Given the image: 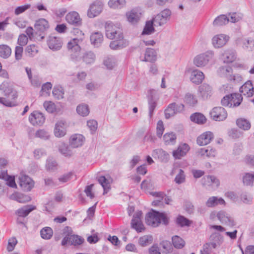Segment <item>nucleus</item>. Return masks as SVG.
<instances>
[{
    "mask_svg": "<svg viewBox=\"0 0 254 254\" xmlns=\"http://www.w3.org/2000/svg\"><path fill=\"white\" fill-rule=\"evenodd\" d=\"M171 12L169 9H165L157 14L153 18L154 25L162 26L166 23L170 19Z\"/></svg>",
    "mask_w": 254,
    "mask_h": 254,
    "instance_id": "12",
    "label": "nucleus"
},
{
    "mask_svg": "<svg viewBox=\"0 0 254 254\" xmlns=\"http://www.w3.org/2000/svg\"><path fill=\"white\" fill-rule=\"evenodd\" d=\"M153 24H154L153 19L151 20L147 21L142 32V35H150L153 33L154 31Z\"/></svg>",
    "mask_w": 254,
    "mask_h": 254,
    "instance_id": "46",
    "label": "nucleus"
},
{
    "mask_svg": "<svg viewBox=\"0 0 254 254\" xmlns=\"http://www.w3.org/2000/svg\"><path fill=\"white\" fill-rule=\"evenodd\" d=\"M198 94L203 99H207L213 94L212 88L209 84L204 83L198 87Z\"/></svg>",
    "mask_w": 254,
    "mask_h": 254,
    "instance_id": "25",
    "label": "nucleus"
},
{
    "mask_svg": "<svg viewBox=\"0 0 254 254\" xmlns=\"http://www.w3.org/2000/svg\"><path fill=\"white\" fill-rule=\"evenodd\" d=\"M47 45L52 51H58L61 49L63 41L62 39L59 37L50 36L47 40Z\"/></svg>",
    "mask_w": 254,
    "mask_h": 254,
    "instance_id": "23",
    "label": "nucleus"
},
{
    "mask_svg": "<svg viewBox=\"0 0 254 254\" xmlns=\"http://www.w3.org/2000/svg\"><path fill=\"white\" fill-rule=\"evenodd\" d=\"M77 113L83 117L87 116L89 113L88 107L85 104L78 105L76 108Z\"/></svg>",
    "mask_w": 254,
    "mask_h": 254,
    "instance_id": "53",
    "label": "nucleus"
},
{
    "mask_svg": "<svg viewBox=\"0 0 254 254\" xmlns=\"http://www.w3.org/2000/svg\"><path fill=\"white\" fill-rule=\"evenodd\" d=\"M29 121L33 126H41L45 123V118L42 113L35 111L30 115Z\"/></svg>",
    "mask_w": 254,
    "mask_h": 254,
    "instance_id": "17",
    "label": "nucleus"
},
{
    "mask_svg": "<svg viewBox=\"0 0 254 254\" xmlns=\"http://www.w3.org/2000/svg\"><path fill=\"white\" fill-rule=\"evenodd\" d=\"M230 37L224 34H218L214 35L211 40L213 46L219 49L225 46L229 41Z\"/></svg>",
    "mask_w": 254,
    "mask_h": 254,
    "instance_id": "13",
    "label": "nucleus"
},
{
    "mask_svg": "<svg viewBox=\"0 0 254 254\" xmlns=\"http://www.w3.org/2000/svg\"><path fill=\"white\" fill-rule=\"evenodd\" d=\"M34 27L37 31L35 33L32 27L26 28L25 32L31 41H42L45 38L44 33L49 28L48 21L44 18H40L36 21Z\"/></svg>",
    "mask_w": 254,
    "mask_h": 254,
    "instance_id": "1",
    "label": "nucleus"
},
{
    "mask_svg": "<svg viewBox=\"0 0 254 254\" xmlns=\"http://www.w3.org/2000/svg\"><path fill=\"white\" fill-rule=\"evenodd\" d=\"M240 92L248 97H252L254 93V86L251 81H247L240 88Z\"/></svg>",
    "mask_w": 254,
    "mask_h": 254,
    "instance_id": "31",
    "label": "nucleus"
},
{
    "mask_svg": "<svg viewBox=\"0 0 254 254\" xmlns=\"http://www.w3.org/2000/svg\"><path fill=\"white\" fill-rule=\"evenodd\" d=\"M117 58L113 56H108L105 57L103 60V64L109 70L113 69L117 65Z\"/></svg>",
    "mask_w": 254,
    "mask_h": 254,
    "instance_id": "34",
    "label": "nucleus"
},
{
    "mask_svg": "<svg viewBox=\"0 0 254 254\" xmlns=\"http://www.w3.org/2000/svg\"><path fill=\"white\" fill-rule=\"evenodd\" d=\"M106 37L110 39H123V33L119 24H114L111 21H107L105 25Z\"/></svg>",
    "mask_w": 254,
    "mask_h": 254,
    "instance_id": "5",
    "label": "nucleus"
},
{
    "mask_svg": "<svg viewBox=\"0 0 254 254\" xmlns=\"http://www.w3.org/2000/svg\"><path fill=\"white\" fill-rule=\"evenodd\" d=\"M229 21V18L226 15H220L217 16L213 21L214 26L218 27L224 25Z\"/></svg>",
    "mask_w": 254,
    "mask_h": 254,
    "instance_id": "42",
    "label": "nucleus"
},
{
    "mask_svg": "<svg viewBox=\"0 0 254 254\" xmlns=\"http://www.w3.org/2000/svg\"><path fill=\"white\" fill-rule=\"evenodd\" d=\"M184 106L183 104H177L175 103L170 104L165 111V117L166 118L174 116L176 114L180 113L184 110Z\"/></svg>",
    "mask_w": 254,
    "mask_h": 254,
    "instance_id": "20",
    "label": "nucleus"
},
{
    "mask_svg": "<svg viewBox=\"0 0 254 254\" xmlns=\"http://www.w3.org/2000/svg\"><path fill=\"white\" fill-rule=\"evenodd\" d=\"M243 182L246 186H252L254 183V173H246L243 177Z\"/></svg>",
    "mask_w": 254,
    "mask_h": 254,
    "instance_id": "49",
    "label": "nucleus"
},
{
    "mask_svg": "<svg viewBox=\"0 0 254 254\" xmlns=\"http://www.w3.org/2000/svg\"><path fill=\"white\" fill-rule=\"evenodd\" d=\"M170 217L165 212H159L153 211L146 214L145 220L146 223L151 226L158 227L161 223L164 225H168Z\"/></svg>",
    "mask_w": 254,
    "mask_h": 254,
    "instance_id": "2",
    "label": "nucleus"
},
{
    "mask_svg": "<svg viewBox=\"0 0 254 254\" xmlns=\"http://www.w3.org/2000/svg\"><path fill=\"white\" fill-rule=\"evenodd\" d=\"M9 198L22 203L29 202L31 200L29 196L17 192H15L10 195Z\"/></svg>",
    "mask_w": 254,
    "mask_h": 254,
    "instance_id": "36",
    "label": "nucleus"
},
{
    "mask_svg": "<svg viewBox=\"0 0 254 254\" xmlns=\"http://www.w3.org/2000/svg\"><path fill=\"white\" fill-rule=\"evenodd\" d=\"M237 126L241 129L248 130L251 127L250 123L244 119H239L236 122Z\"/></svg>",
    "mask_w": 254,
    "mask_h": 254,
    "instance_id": "54",
    "label": "nucleus"
},
{
    "mask_svg": "<svg viewBox=\"0 0 254 254\" xmlns=\"http://www.w3.org/2000/svg\"><path fill=\"white\" fill-rule=\"evenodd\" d=\"M213 137L214 135L212 132L206 131L197 137V143L200 146L206 145L211 142Z\"/></svg>",
    "mask_w": 254,
    "mask_h": 254,
    "instance_id": "27",
    "label": "nucleus"
},
{
    "mask_svg": "<svg viewBox=\"0 0 254 254\" xmlns=\"http://www.w3.org/2000/svg\"><path fill=\"white\" fill-rule=\"evenodd\" d=\"M210 238L211 242L203 245L200 251L201 254H212L213 250L220 246L223 242V237L218 233L212 234Z\"/></svg>",
    "mask_w": 254,
    "mask_h": 254,
    "instance_id": "3",
    "label": "nucleus"
},
{
    "mask_svg": "<svg viewBox=\"0 0 254 254\" xmlns=\"http://www.w3.org/2000/svg\"><path fill=\"white\" fill-rule=\"evenodd\" d=\"M53 230L49 227L43 228L40 231L41 237L45 240L50 239L53 236Z\"/></svg>",
    "mask_w": 254,
    "mask_h": 254,
    "instance_id": "52",
    "label": "nucleus"
},
{
    "mask_svg": "<svg viewBox=\"0 0 254 254\" xmlns=\"http://www.w3.org/2000/svg\"><path fill=\"white\" fill-rule=\"evenodd\" d=\"M156 60V53L152 48H147L144 54V61L153 62Z\"/></svg>",
    "mask_w": 254,
    "mask_h": 254,
    "instance_id": "40",
    "label": "nucleus"
},
{
    "mask_svg": "<svg viewBox=\"0 0 254 254\" xmlns=\"http://www.w3.org/2000/svg\"><path fill=\"white\" fill-rule=\"evenodd\" d=\"M159 94L155 90L150 91V95L148 98L149 116L152 118L154 110L157 106V101L159 99Z\"/></svg>",
    "mask_w": 254,
    "mask_h": 254,
    "instance_id": "11",
    "label": "nucleus"
},
{
    "mask_svg": "<svg viewBox=\"0 0 254 254\" xmlns=\"http://www.w3.org/2000/svg\"><path fill=\"white\" fill-rule=\"evenodd\" d=\"M217 217L220 222L226 226L232 227L235 225L234 219L230 214L224 210H220L217 212Z\"/></svg>",
    "mask_w": 254,
    "mask_h": 254,
    "instance_id": "14",
    "label": "nucleus"
},
{
    "mask_svg": "<svg viewBox=\"0 0 254 254\" xmlns=\"http://www.w3.org/2000/svg\"><path fill=\"white\" fill-rule=\"evenodd\" d=\"M219 75L221 77H226L229 80L241 81L242 77L239 75L233 74L232 69L231 67L226 66L219 68L218 71Z\"/></svg>",
    "mask_w": 254,
    "mask_h": 254,
    "instance_id": "9",
    "label": "nucleus"
},
{
    "mask_svg": "<svg viewBox=\"0 0 254 254\" xmlns=\"http://www.w3.org/2000/svg\"><path fill=\"white\" fill-rule=\"evenodd\" d=\"M198 153L201 156H206L208 158L215 157L217 154L216 150L211 147H208L206 148H201L198 151Z\"/></svg>",
    "mask_w": 254,
    "mask_h": 254,
    "instance_id": "38",
    "label": "nucleus"
},
{
    "mask_svg": "<svg viewBox=\"0 0 254 254\" xmlns=\"http://www.w3.org/2000/svg\"><path fill=\"white\" fill-rule=\"evenodd\" d=\"M184 102L190 106H194L197 103V100L196 96L190 93H187L184 97Z\"/></svg>",
    "mask_w": 254,
    "mask_h": 254,
    "instance_id": "41",
    "label": "nucleus"
},
{
    "mask_svg": "<svg viewBox=\"0 0 254 254\" xmlns=\"http://www.w3.org/2000/svg\"><path fill=\"white\" fill-rule=\"evenodd\" d=\"M98 182L103 188V194L107 193L111 189V184L112 180L110 177L106 178L104 176H101L98 178Z\"/></svg>",
    "mask_w": 254,
    "mask_h": 254,
    "instance_id": "30",
    "label": "nucleus"
},
{
    "mask_svg": "<svg viewBox=\"0 0 254 254\" xmlns=\"http://www.w3.org/2000/svg\"><path fill=\"white\" fill-rule=\"evenodd\" d=\"M176 222L177 224L180 227L190 226L191 224V221L184 216L179 215L176 218Z\"/></svg>",
    "mask_w": 254,
    "mask_h": 254,
    "instance_id": "51",
    "label": "nucleus"
},
{
    "mask_svg": "<svg viewBox=\"0 0 254 254\" xmlns=\"http://www.w3.org/2000/svg\"><path fill=\"white\" fill-rule=\"evenodd\" d=\"M126 4V1H109V7L113 9H120L124 6Z\"/></svg>",
    "mask_w": 254,
    "mask_h": 254,
    "instance_id": "56",
    "label": "nucleus"
},
{
    "mask_svg": "<svg viewBox=\"0 0 254 254\" xmlns=\"http://www.w3.org/2000/svg\"><path fill=\"white\" fill-rule=\"evenodd\" d=\"M143 12V10L140 7L132 8L126 13V16L127 21L132 25L137 24L142 17Z\"/></svg>",
    "mask_w": 254,
    "mask_h": 254,
    "instance_id": "7",
    "label": "nucleus"
},
{
    "mask_svg": "<svg viewBox=\"0 0 254 254\" xmlns=\"http://www.w3.org/2000/svg\"><path fill=\"white\" fill-rule=\"evenodd\" d=\"M35 136L43 139H48L50 137L49 133L44 129L37 130L35 133Z\"/></svg>",
    "mask_w": 254,
    "mask_h": 254,
    "instance_id": "63",
    "label": "nucleus"
},
{
    "mask_svg": "<svg viewBox=\"0 0 254 254\" xmlns=\"http://www.w3.org/2000/svg\"><path fill=\"white\" fill-rule=\"evenodd\" d=\"M211 118L216 121H221L225 120L227 113L224 108L221 107L214 108L210 113Z\"/></svg>",
    "mask_w": 254,
    "mask_h": 254,
    "instance_id": "19",
    "label": "nucleus"
},
{
    "mask_svg": "<svg viewBox=\"0 0 254 254\" xmlns=\"http://www.w3.org/2000/svg\"><path fill=\"white\" fill-rule=\"evenodd\" d=\"M0 90H2L4 95L10 99H15L17 97V92L6 83H3L0 85Z\"/></svg>",
    "mask_w": 254,
    "mask_h": 254,
    "instance_id": "29",
    "label": "nucleus"
},
{
    "mask_svg": "<svg viewBox=\"0 0 254 254\" xmlns=\"http://www.w3.org/2000/svg\"><path fill=\"white\" fill-rule=\"evenodd\" d=\"M85 137L81 134H72L69 139V145L73 148L81 147L85 142Z\"/></svg>",
    "mask_w": 254,
    "mask_h": 254,
    "instance_id": "15",
    "label": "nucleus"
},
{
    "mask_svg": "<svg viewBox=\"0 0 254 254\" xmlns=\"http://www.w3.org/2000/svg\"><path fill=\"white\" fill-rule=\"evenodd\" d=\"M230 96V108L238 106L242 101L241 95L238 93H234L229 95Z\"/></svg>",
    "mask_w": 254,
    "mask_h": 254,
    "instance_id": "44",
    "label": "nucleus"
},
{
    "mask_svg": "<svg viewBox=\"0 0 254 254\" xmlns=\"http://www.w3.org/2000/svg\"><path fill=\"white\" fill-rule=\"evenodd\" d=\"M103 35L99 32H95L90 36V41L94 47H99L103 41Z\"/></svg>",
    "mask_w": 254,
    "mask_h": 254,
    "instance_id": "35",
    "label": "nucleus"
},
{
    "mask_svg": "<svg viewBox=\"0 0 254 254\" xmlns=\"http://www.w3.org/2000/svg\"><path fill=\"white\" fill-rule=\"evenodd\" d=\"M214 53L211 51L196 56L194 60V64L198 67H202L213 62Z\"/></svg>",
    "mask_w": 254,
    "mask_h": 254,
    "instance_id": "6",
    "label": "nucleus"
},
{
    "mask_svg": "<svg viewBox=\"0 0 254 254\" xmlns=\"http://www.w3.org/2000/svg\"><path fill=\"white\" fill-rule=\"evenodd\" d=\"M65 20L70 24L79 26L82 24V19L76 11L68 12L65 16Z\"/></svg>",
    "mask_w": 254,
    "mask_h": 254,
    "instance_id": "22",
    "label": "nucleus"
},
{
    "mask_svg": "<svg viewBox=\"0 0 254 254\" xmlns=\"http://www.w3.org/2000/svg\"><path fill=\"white\" fill-rule=\"evenodd\" d=\"M59 151L65 157H70L73 155L72 150L65 144L60 147Z\"/></svg>",
    "mask_w": 254,
    "mask_h": 254,
    "instance_id": "57",
    "label": "nucleus"
},
{
    "mask_svg": "<svg viewBox=\"0 0 254 254\" xmlns=\"http://www.w3.org/2000/svg\"><path fill=\"white\" fill-rule=\"evenodd\" d=\"M218 205H226L225 201L222 197L217 196L210 197L206 202V205L208 207H214Z\"/></svg>",
    "mask_w": 254,
    "mask_h": 254,
    "instance_id": "33",
    "label": "nucleus"
},
{
    "mask_svg": "<svg viewBox=\"0 0 254 254\" xmlns=\"http://www.w3.org/2000/svg\"><path fill=\"white\" fill-rule=\"evenodd\" d=\"M152 241V238L151 236L145 235L139 238V244L140 246L144 247L151 243Z\"/></svg>",
    "mask_w": 254,
    "mask_h": 254,
    "instance_id": "60",
    "label": "nucleus"
},
{
    "mask_svg": "<svg viewBox=\"0 0 254 254\" xmlns=\"http://www.w3.org/2000/svg\"><path fill=\"white\" fill-rule=\"evenodd\" d=\"M84 242V239L78 235H68L65 237L62 241V245L65 246L66 244L70 245H80Z\"/></svg>",
    "mask_w": 254,
    "mask_h": 254,
    "instance_id": "21",
    "label": "nucleus"
},
{
    "mask_svg": "<svg viewBox=\"0 0 254 254\" xmlns=\"http://www.w3.org/2000/svg\"><path fill=\"white\" fill-rule=\"evenodd\" d=\"M189 72L190 80L194 84L198 85L204 79L203 73L198 69L190 70Z\"/></svg>",
    "mask_w": 254,
    "mask_h": 254,
    "instance_id": "26",
    "label": "nucleus"
},
{
    "mask_svg": "<svg viewBox=\"0 0 254 254\" xmlns=\"http://www.w3.org/2000/svg\"><path fill=\"white\" fill-rule=\"evenodd\" d=\"M26 51L30 56L33 57L38 53V50L35 45H30L27 47Z\"/></svg>",
    "mask_w": 254,
    "mask_h": 254,
    "instance_id": "64",
    "label": "nucleus"
},
{
    "mask_svg": "<svg viewBox=\"0 0 254 254\" xmlns=\"http://www.w3.org/2000/svg\"><path fill=\"white\" fill-rule=\"evenodd\" d=\"M35 209L36 207L33 205H28L24 206L17 209L15 212V214L19 217H25L27 216L32 211Z\"/></svg>",
    "mask_w": 254,
    "mask_h": 254,
    "instance_id": "37",
    "label": "nucleus"
},
{
    "mask_svg": "<svg viewBox=\"0 0 254 254\" xmlns=\"http://www.w3.org/2000/svg\"><path fill=\"white\" fill-rule=\"evenodd\" d=\"M0 179H4L6 181V184L10 187L16 188L17 186L15 182L13 177L9 176L5 172H3L0 174Z\"/></svg>",
    "mask_w": 254,
    "mask_h": 254,
    "instance_id": "45",
    "label": "nucleus"
},
{
    "mask_svg": "<svg viewBox=\"0 0 254 254\" xmlns=\"http://www.w3.org/2000/svg\"><path fill=\"white\" fill-rule=\"evenodd\" d=\"M73 34L76 37L72 38L77 41L83 42L85 39L84 33L80 29L78 28H75L73 30Z\"/></svg>",
    "mask_w": 254,
    "mask_h": 254,
    "instance_id": "59",
    "label": "nucleus"
},
{
    "mask_svg": "<svg viewBox=\"0 0 254 254\" xmlns=\"http://www.w3.org/2000/svg\"><path fill=\"white\" fill-rule=\"evenodd\" d=\"M87 64H93L96 60V55L92 51H87L85 52L82 57L81 60Z\"/></svg>",
    "mask_w": 254,
    "mask_h": 254,
    "instance_id": "39",
    "label": "nucleus"
},
{
    "mask_svg": "<svg viewBox=\"0 0 254 254\" xmlns=\"http://www.w3.org/2000/svg\"><path fill=\"white\" fill-rule=\"evenodd\" d=\"M201 181L203 186L211 187L213 188H218L220 184L219 180L213 176H204Z\"/></svg>",
    "mask_w": 254,
    "mask_h": 254,
    "instance_id": "28",
    "label": "nucleus"
},
{
    "mask_svg": "<svg viewBox=\"0 0 254 254\" xmlns=\"http://www.w3.org/2000/svg\"><path fill=\"white\" fill-rule=\"evenodd\" d=\"M190 149V147L187 143L180 144L177 149L173 151V156L175 159H180L187 154Z\"/></svg>",
    "mask_w": 254,
    "mask_h": 254,
    "instance_id": "24",
    "label": "nucleus"
},
{
    "mask_svg": "<svg viewBox=\"0 0 254 254\" xmlns=\"http://www.w3.org/2000/svg\"><path fill=\"white\" fill-rule=\"evenodd\" d=\"M67 127L68 125L65 120L58 121L55 125L53 131L55 136L58 138L64 136L66 134Z\"/></svg>",
    "mask_w": 254,
    "mask_h": 254,
    "instance_id": "10",
    "label": "nucleus"
},
{
    "mask_svg": "<svg viewBox=\"0 0 254 254\" xmlns=\"http://www.w3.org/2000/svg\"><path fill=\"white\" fill-rule=\"evenodd\" d=\"M11 54V48L6 45H0V57L6 59L8 58Z\"/></svg>",
    "mask_w": 254,
    "mask_h": 254,
    "instance_id": "50",
    "label": "nucleus"
},
{
    "mask_svg": "<svg viewBox=\"0 0 254 254\" xmlns=\"http://www.w3.org/2000/svg\"><path fill=\"white\" fill-rule=\"evenodd\" d=\"M237 58L236 52L232 49L225 50L222 54V59L225 63H231Z\"/></svg>",
    "mask_w": 254,
    "mask_h": 254,
    "instance_id": "32",
    "label": "nucleus"
},
{
    "mask_svg": "<svg viewBox=\"0 0 254 254\" xmlns=\"http://www.w3.org/2000/svg\"><path fill=\"white\" fill-rule=\"evenodd\" d=\"M186 176L183 170L180 169L178 174L175 178V182L177 184H181L185 182Z\"/></svg>",
    "mask_w": 254,
    "mask_h": 254,
    "instance_id": "61",
    "label": "nucleus"
},
{
    "mask_svg": "<svg viewBox=\"0 0 254 254\" xmlns=\"http://www.w3.org/2000/svg\"><path fill=\"white\" fill-rule=\"evenodd\" d=\"M18 184L25 191L31 190L34 186V182L23 172H21L18 176Z\"/></svg>",
    "mask_w": 254,
    "mask_h": 254,
    "instance_id": "8",
    "label": "nucleus"
},
{
    "mask_svg": "<svg viewBox=\"0 0 254 254\" xmlns=\"http://www.w3.org/2000/svg\"><path fill=\"white\" fill-rule=\"evenodd\" d=\"M103 4L101 1H95L90 5L87 11V16L89 18H94L102 11Z\"/></svg>",
    "mask_w": 254,
    "mask_h": 254,
    "instance_id": "16",
    "label": "nucleus"
},
{
    "mask_svg": "<svg viewBox=\"0 0 254 254\" xmlns=\"http://www.w3.org/2000/svg\"><path fill=\"white\" fill-rule=\"evenodd\" d=\"M52 87V84L50 82H47L43 84L41 91V95L44 96L45 95H48Z\"/></svg>",
    "mask_w": 254,
    "mask_h": 254,
    "instance_id": "62",
    "label": "nucleus"
},
{
    "mask_svg": "<svg viewBox=\"0 0 254 254\" xmlns=\"http://www.w3.org/2000/svg\"><path fill=\"white\" fill-rule=\"evenodd\" d=\"M191 121L198 124H203L206 122L205 117L200 113H194L190 117Z\"/></svg>",
    "mask_w": 254,
    "mask_h": 254,
    "instance_id": "48",
    "label": "nucleus"
},
{
    "mask_svg": "<svg viewBox=\"0 0 254 254\" xmlns=\"http://www.w3.org/2000/svg\"><path fill=\"white\" fill-rule=\"evenodd\" d=\"M43 106L48 113H53L56 111V105L51 101H45Z\"/></svg>",
    "mask_w": 254,
    "mask_h": 254,
    "instance_id": "58",
    "label": "nucleus"
},
{
    "mask_svg": "<svg viewBox=\"0 0 254 254\" xmlns=\"http://www.w3.org/2000/svg\"><path fill=\"white\" fill-rule=\"evenodd\" d=\"M82 43V41L71 39L67 43V49L70 54V59L73 62L77 63L81 60V48L80 45Z\"/></svg>",
    "mask_w": 254,
    "mask_h": 254,
    "instance_id": "4",
    "label": "nucleus"
},
{
    "mask_svg": "<svg viewBox=\"0 0 254 254\" xmlns=\"http://www.w3.org/2000/svg\"><path fill=\"white\" fill-rule=\"evenodd\" d=\"M176 134L171 132L165 133L163 136V140L166 145H174L176 142Z\"/></svg>",
    "mask_w": 254,
    "mask_h": 254,
    "instance_id": "43",
    "label": "nucleus"
},
{
    "mask_svg": "<svg viewBox=\"0 0 254 254\" xmlns=\"http://www.w3.org/2000/svg\"><path fill=\"white\" fill-rule=\"evenodd\" d=\"M53 94L55 98L58 100L63 99L64 95L63 88L60 86L55 87L53 90Z\"/></svg>",
    "mask_w": 254,
    "mask_h": 254,
    "instance_id": "55",
    "label": "nucleus"
},
{
    "mask_svg": "<svg viewBox=\"0 0 254 254\" xmlns=\"http://www.w3.org/2000/svg\"><path fill=\"white\" fill-rule=\"evenodd\" d=\"M142 214V213L141 211L136 212L133 215L131 222L132 228L134 229L138 232H141L144 229L141 220Z\"/></svg>",
    "mask_w": 254,
    "mask_h": 254,
    "instance_id": "18",
    "label": "nucleus"
},
{
    "mask_svg": "<svg viewBox=\"0 0 254 254\" xmlns=\"http://www.w3.org/2000/svg\"><path fill=\"white\" fill-rule=\"evenodd\" d=\"M174 247L176 249H182L185 245V241L178 236H174L172 238Z\"/></svg>",
    "mask_w": 254,
    "mask_h": 254,
    "instance_id": "47",
    "label": "nucleus"
}]
</instances>
